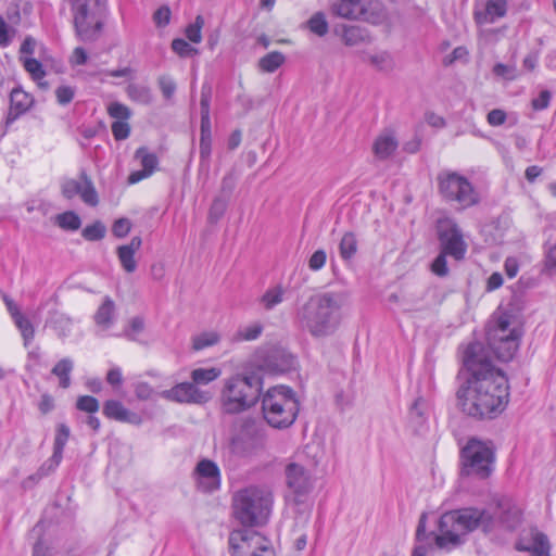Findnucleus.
I'll list each match as a JSON object with an SVG mask.
<instances>
[{"mask_svg":"<svg viewBox=\"0 0 556 556\" xmlns=\"http://www.w3.org/2000/svg\"><path fill=\"white\" fill-rule=\"evenodd\" d=\"M159 87L165 99H170L176 91V83L167 75H163L157 80Z\"/></svg>","mask_w":556,"mask_h":556,"instance_id":"53","label":"nucleus"},{"mask_svg":"<svg viewBox=\"0 0 556 556\" xmlns=\"http://www.w3.org/2000/svg\"><path fill=\"white\" fill-rule=\"evenodd\" d=\"M172 49L180 56H188L194 49L186 40L177 38L172 41Z\"/></svg>","mask_w":556,"mask_h":556,"instance_id":"64","label":"nucleus"},{"mask_svg":"<svg viewBox=\"0 0 556 556\" xmlns=\"http://www.w3.org/2000/svg\"><path fill=\"white\" fill-rule=\"evenodd\" d=\"M493 74L495 76L502 77L506 80H515L519 76L517 66L515 64H503V63H496L493 66Z\"/></svg>","mask_w":556,"mask_h":556,"instance_id":"46","label":"nucleus"},{"mask_svg":"<svg viewBox=\"0 0 556 556\" xmlns=\"http://www.w3.org/2000/svg\"><path fill=\"white\" fill-rule=\"evenodd\" d=\"M263 381L257 375H236L224 381L220 403L226 414H239L254 406L261 397Z\"/></svg>","mask_w":556,"mask_h":556,"instance_id":"4","label":"nucleus"},{"mask_svg":"<svg viewBox=\"0 0 556 556\" xmlns=\"http://www.w3.org/2000/svg\"><path fill=\"white\" fill-rule=\"evenodd\" d=\"M24 67L34 80H40L46 75L42 64L37 59L26 58L24 60Z\"/></svg>","mask_w":556,"mask_h":556,"instance_id":"50","label":"nucleus"},{"mask_svg":"<svg viewBox=\"0 0 556 556\" xmlns=\"http://www.w3.org/2000/svg\"><path fill=\"white\" fill-rule=\"evenodd\" d=\"M286 288L282 285H276L268 288L260 298V304L265 311H271L285 300Z\"/></svg>","mask_w":556,"mask_h":556,"instance_id":"30","label":"nucleus"},{"mask_svg":"<svg viewBox=\"0 0 556 556\" xmlns=\"http://www.w3.org/2000/svg\"><path fill=\"white\" fill-rule=\"evenodd\" d=\"M367 39L368 36L366 31L361 27L348 26L344 27L343 29L342 40L349 47L357 46L362 42L367 41Z\"/></svg>","mask_w":556,"mask_h":556,"instance_id":"39","label":"nucleus"},{"mask_svg":"<svg viewBox=\"0 0 556 556\" xmlns=\"http://www.w3.org/2000/svg\"><path fill=\"white\" fill-rule=\"evenodd\" d=\"M170 21V10L164 5L159 8L153 14V22L157 27H165Z\"/></svg>","mask_w":556,"mask_h":556,"instance_id":"61","label":"nucleus"},{"mask_svg":"<svg viewBox=\"0 0 556 556\" xmlns=\"http://www.w3.org/2000/svg\"><path fill=\"white\" fill-rule=\"evenodd\" d=\"M114 313L115 304L113 300L109 296H105L103 303L94 314L96 324L104 328H109L113 323Z\"/></svg>","mask_w":556,"mask_h":556,"instance_id":"32","label":"nucleus"},{"mask_svg":"<svg viewBox=\"0 0 556 556\" xmlns=\"http://www.w3.org/2000/svg\"><path fill=\"white\" fill-rule=\"evenodd\" d=\"M12 318L14 320L15 326L21 331L22 338L24 340V345L27 346L35 337V329L30 320L25 317L18 308H15V313H12Z\"/></svg>","mask_w":556,"mask_h":556,"instance_id":"33","label":"nucleus"},{"mask_svg":"<svg viewBox=\"0 0 556 556\" xmlns=\"http://www.w3.org/2000/svg\"><path fill=\"white\" fill-rule=\"evenodd\" d=\"M468 377L457 390L462 410L477 419H492L508 404V379L488 357L481 343L468 345L463 357Z\"/></svg>","mask_w":556,"mask_h":556,"instance_id":"1","label":"nucleus"},{"mask_svg":"<svg viewBox=\"0 0 556 556\" xmlns=\"http://www.w3.org/2000/svg\"><path fill=\"white\" fill-rule=\"evenodd\" d=\"M56 223L60 228L71 231L78 230L81 225L80 217L73 211L59 214L56 217Z\"/></svg>","mask_w":556,"mask_h":556,"instance_id":"41","label":"nucleus"},{"mask_svg":"<svg viewBox=\"0 0 556 556\" xmlns=\"http://www.w3.org/2000/svg\"><path fill=\"white\" fill-rule=\"evenodd\" d=\"M263 439L262 427L254 419H245L231 441V450L239 455H249L262 445Z\"/></svg>","mask_w":556,"mask_h":556,"instance_id":"12","label":"nucleus"},{"mask_svg":"<svg viewBox=\"0 0 556 556\" xmlns=\"http://www.w3.org/2000/svg\"><path fill=\"white\" fill-rule=\"evenodd\" d=\"M211 99H212V87L210 84H203V86L201 88V100H200L201 116L210 115Z\"/></svg>","mask_w":556,"mask_h":556,"instance_id":"56","label":"nucleus"},{"mask_svg":"<svg viewBox=\"0 0 556 556\" xmlns=\"http://www.w3.org/2000/svg\"><path fill=\"white\" fill-rule=\"evenodd\" d=\"M446 255L441 252L433 261L431 265L432 271L440 277H444L448 273L447 264H446Z\"/></svg>","mask_w":556,"mask_h":556,"instance_id":"60","label":"nucleus"},{"mask_svg":"<svg viewBox=\"0 0 556 556\" xmlns=\"http://www.w3.org/2000/svg\"><path fill=\"white\" fill-rule=\"evenodd\" d=\"M345 296L341 292H324L309 296L298 308L295 323L314 338L333 334L341 321V308Z\"/></svg>","mask_w":556,"mask_h":556,"instance_id":"3","label":"nucleus"},{"mask_svg":"<svg viewBox=\"0 0 556 556\" xmlns=\"http://www.w3.org/2000/svg\"><path fill=\"white\" fill-rule=\"evenodd\" d=\"M203 25V18L202 16H198L195 18V23L192 24V25H189L186 29V36L187 38L194 42V43H199L202 39V35H201V27Z\"/></svg>","mask_w":556,"mask_h":556,"instance_id":"57","label":"nucleus"},{"mask_svg":"<svg viewBox=\"0 0 556 556\" xmlns=\"http://www.w3.org/2000/svg\"><path fill=\"white\" fill-rule=\"evenodd\" d=\"M494 505L495 509L491 514L496 520V529L513 532L522 523L523 509L514 498L503 495L494 501Z\"/></svg>","mask_w":556,"mask_h":556,"instance_id":"13","label":"nucleus"},{"mask_svg":"<svg viewBox=\"0 0 556 556\" xmlns=\"http://www.w3.org/2000/svg\"><path fill=\"white\" fill-rule=\"evenodd\" d=\"M520 337L521 336L508 338L496 337L495 334L491 336L490 339H486V342L498 361L509 362L514 358L519 349Z\"/></svg>","mask_w":556,"mask_h":556,"instance_id":"19","label":"nucleus"},{"mask_svg":"<svg viewBox=\"0 0 556 556\" xmlns=\"http://www.w3.org/2000/svg\"><path fill=\"white\" fill-rule=\"evenodd\" d=\"M228 543L231 556H275L269 540L250 529L233 530Z\"/></svg>","mask_w":556,"mask_h":556,"instance_id":"10","label":"nucleus"},{"mask_svg":"<svg viewBox=\"0 0 556 556\" xmlns=\"http://www.w3.org/2000/svg\"><path fill=\"white\" fill-rule=\"evenodd\" d=\"M397 144V140L393 134L384 131L376 138L372 150L378 159L386 160L393 154Z\"/></svg>","mask_w":556,"mask_h":556,"instance_id":"27","label":"nucleus"},{"mask_svg":"<svg viewBox=\"0 0 556 556\" xmlns=\"http://www.w3.org/2000/svg\"><path fill=\"white\" fill-rule=\"evenodd\" d=\"M108 0H71L75 36L83 42L97 41L104 28Z\"/></svg>","mask_w":556,"mask_h":556,"instance_id":"7","label":"nucleus"},{"mask_svg":"<svg viewBox=\"0 0 556 556\" xmlns=\"http://www.w3.org/2000/svg\"><path fill=\"white\" fill-rule=\"evenodd\" d=\"M288 489L294 495L295 503H303L304 497L312 491L313 482L307 470L295 463H291L285 470Z\"/></svg>","mask_w":556,"mask_h":556,"instance_id":"14","label":"nucleus"},{"mask_svg":"<svg viewBox=\"0 0 556 556\" xmlns=\"http://www.w3.org/2000/svg\"><path fill=\"white\" fill-rule=\"evenodd\" d=\"M99 401L90 395H81L77 399L76 408L81 412L94 414L99 410Z\"/></svg>","mask_w":556,"mask_h":556,"instance_id":"48","label":"nucleus"},{"mask_svg":"<svg viewBox=\"0 0 556 556\" xmlns=\"http://www.w3.org/2000/svg\"><path fill=\"white\" fill-rule=\"evenodd\" d=\"M108 114L116 121H127L131 115V111L123 103L112 102L108 106Z\"/></svg>","mask_w":556,"mask_h":556,"instance_id":"49","label":"nucleus"},{"mask_svg":"<svg viewBox=\"0 0 556 556\" xmlns=\"http://www.w3.org/2000/svg\"><path fill=\"white\" fill-rule=\"evenodd\" d=\"M131 230V222L128 218L122 217L114 222L112 232L117 238L126 237Z\"/></svg>","mask_w":556,"mask_h":556,"instance_id":"55","label":"nucleus"},{"mask_svg":"<svg viewBox=\"0 0 556 556\" xmlns=\"http://www.w3.org/2000/svg\"><path fill=\"white\" fill-rule=\"evenodd\" d=\"M363 61L367 62L379 72L390 73L395 67L393 56L388 51H378L374 53H364Z\"/></svg>","mask_w":556,"mask_h":556,"instance_id":"28","label":"nucleus"},{"mask_svg":"<svg viewBox=\"0 0 556 556\" xmlns=\"http://www.w3.org/2000/svg\"><path fill=\"white\" fill-rule=\"evenodd\" d=\"M34 104V98L21 88H14L10 93V109L5 124L10 125L25 114Z\"/></svg>","mask_w":556,"mask_h":556,"instance_id":"20","label":"nucleus"},{"mask_svg":"<svg viewBox=\"0 0 556 556\" xmlns=\"http://www.w3.org/2000/svg\"><path fill=\"white\" fill-rule=\"evenodd\" d=\"M229 200L219 195H216L212 202L208 211V222L217 223L226 212Z\"/></svg>","mask_w":556,"mask_h":556,"instance_id":"42","label":"nucleus"},{"mask_svg":"<svg viewBox=\"0 0 556 556\" xmlns=\"http://www.w3.org/2000/svg\"><path fill=\"white\" fill-rule=\"evenodd\" d=\"M307 27L317 36H325L328 33V23L321 12L315 13L308 21Z\"/></svg>","mask_w":556,"mask_h":556,"instance_id":"44","label":"nucleus"},{"mask_svg":"<svg viewBox=\"0 0 556 556\" xmlns=\"http://www.w3.org/2000/svg\"><path fill=\"white\" fill-rule=\"evenodd\" d=\"M75 91L70 86H60L55 90L56 100L60 104H68L74 98Z\"/></svg>","mask_w":556,"mask_h":556,"instance_id":"62","label":"nucleus"},{"mask_svg":"<svg viewBox=\"0 0 556 556\" xmlns=\"http://www.w3.org/2000/svg\"><path fill=\"white\" fill-rule=\"evenodd\" d=\"M194 477L197 479L198 486L203 492H213L220 485V471L213 460H200L194 469Z\"/></svg>","mask_w":556,"mask_h":556,"instance_id":"17","label":"nucleus"},{"mask_svg":"<svg viewBox=\"0 0 556 556\" xmlns=\"http://www.w3.org/2000/svg\"><path fill=\"white\" fill-rule=\"evenodd\" d=\"M300 409L295 392L286 386L269 388L262 396V412L269 426L286 429L292 426Z\"/></svg>","mask_w":556,"mask_h":556,"instance_id":"6","label":"nucleus"},{"mask_svg":"<svg viewBox=\"0 0 556 556\" xmlns=\"http://www.w3.org/2000/svg\"><path fill=\"white\" fill-rule=\"evenodd\" d=\"M438 238L441 252L460 261L465 257L467 244L457 224L450 218L438 222Z\"/></svg>","mask_w":556,"mask_h":556,"instance_id":"11","label":"nucleus"},{"mask_svg":"<svg viewBox=\"0 0 556 556\" xmlns=\"http://www.w3.org/2000/svg\"><path fill=\"white\" fill-rule=\"evenodd\" d=\"M326 260H327V254H326L325 250L320 249V250L315 251L308 260L309 269L314 270V271L321 269L326 264Z\"/></svg>","mask_w":556,"mask_h":556,"instance_id":"58","label":"nucleus"},{"mask_svg":"<svg viewBox=\"0 0 556 556\" xmlns=\"http://www.w3.org/2000/svg\"><path fill=\"white\" fill-rule=\"evenodd\" d=\"M439 193L450 203H456L462 210L475 206L480 202V194L473 185L454 170H442L437 176Z\"/></svg>","mask_w":556,"mask_h":556,"instance_id":"8","label":"nucleus"},{"mask_svg":"<svg viewBox=\"0 0 556 556\" xmlns=\"http://www.w3.org/2000/svg\"><path fill=\"white\" fill-rule=\"evenodd\" d=\"M106 228L102 222L97 220L83 229V237L87 241H99L105 237Z\"/></svg>","mask_w":556,"mask_h":556,"instance_id":"43","label":"nucleus"},{"mask_svg":"<svg viewBox=\"0 0 556 556\" xmlns=\"http://www.w3.org/2000/svg\"><path fill=\"white\" fill-rule=\"evenodd\" d=\"M47 324L50 325L61 338L70 334L72 328V319L63 313L52 312Z\"/></svg>","mask_w":556,"mask_h":556,"instance_id":"34","label":"nucleus"},{"mask_svg":"<svg viewBox=\"0 0 556 556\" xmlns=\"http://www.w3.org/2000/svg\"><path fill=\"white\" fill-rule=\"evenodd\" d=\"M237 177L233 172L227 173L220 182L219 192L217 195L230 200V197L235 190Z\"/></svg>","mask_w":556,"mask_h":556,"instance_id":"47","label":"nucleus"},{"mask_svg":"<svg viewBox=\"0 0 556 556\" xmlns=\"http://www.w3.org/2000/svg\"><path fill=\"white\" fill-rule=\"evenodd\" d=\"M222 371L218 368H195L191 371L192 383L195 384H207L216 380L220 376Z\"/></svg>","mask_w":556,"mask_h":556,"instance_id":"38","label":"nucleus"},{"mask_svg":"<svg viewBox=\"0 0 556 556\" xmlns=\"http://www.w3.org/2000/svg\"><path fill=\"white\" fill-rule=\"evenodd\" d=\"M74 368V362L70 357L60 359L52 368L51 374L58 377L59 386L67 389L71 386V372Z\"/></svg>","mask_w":556,"mask_h":556,"instance_id":"31","label":"nucleus"},{"mask_svg":"<svg viewBox=\"0 0 556 556\" xmlns=\"http://www.w3.org/2000/svg\"><path fill=\"white\" fill-rule=\"evenodd\" d=\"M263 331V326L260 323H255L239 329L236 333V340L238 341H252L257 339Z\"/></svg>","mask_w":556,"mask_h":556,"instance_id":"45","label":"nucleus"},{"mask_svg":"<svg viewBox=\"0 0 556 556\" xmlns=\"http://www.w3.org/2000/svg\"><path fill=\"white\" fill-rule=\"evenodd\" d=\"M294 364V357L280 349L268 351L263 367L274 374L288 371Z\"/></svg>","mask_w":556,"mask_h":556,"instance_id":"25","label":"nucleus"},{"mask_svg":"<svg viewBox=\"0 0 556 556\" xmlns=\"http://www.w3.org/2000/svg\"><path fill=\"white\" fill-rule=\"evenodd\" d=\"M531 543H527L523 538H520L515 543V548L518 552L530 553L531 556H551V544L547 535L536 528L530 530Z\"/></svg>","mask_w":556,"mask_h":556,"instance_id":"18","label":"nucleus"},{"mask_svg":"<svg viewBox=\"0 0 556 556\" xmlns=\"http://www.w3.org/2000/svg\"><path fill=\"white\" fill-rule=\"evenodd\" d=\"M334 12L341 17L356 20L365 14V9L362 0H339Z\"/></svg>","mask_w":556,"mask_h":556,"instance_id":"29","label":"nucleus"},{"mask_svg":"<svg viewBox=\"0 0 556 556\" xmlns=\"http://www.w3.org/2000/svg\"><path fill=\"white\" fill-rule=\"evenodd\" d=\"M437 547L454 549L465 543L467 534L480 529L485 535L496 530L494 516L485 508L464 507L444 513L438 523Z\"/></svg>","mask_w":556,"mask_h":556,"instance_id":"2","label":"nucleus"},{"mask_svg":"<svg viewBox=\"0 0 556 556\" xmlns=\"http://www.w3.org/2000/svg\"><path fill=\"white\" fill-rule=\"evenodd\" d=\"M271 504V493L254 485L238 491L232 497L233 515L244 527L264 525L269 517Z\"/></svg>","mask_w":556,"mask_h":556,"instance_id":"5","label":"nucleus"},{"mask_svg":"<svg viewBox=\"0 0 556 556\" xmlns=\"http://www.w3.org/2000/svg\"><path fill=\"white\" fill-rule=\"evenodd\" d=\"M219 337L215 332L202 333L193 339V349L199 351L216 344Z\"/></svg>","mask_w":556,"mask_h":556,"instance_id":"51","label":"nucleus"},{"mask_svg":"<svg viewBox=\"0 0 556 556\" xmlns=\"http://www.w3.org/2000/svg\"><path fill=\"white\" fill-rule=\"evenodd\" d=\"M286 61V56L279 51H273L258 60V67L264 73H274Z\"/></svg>","mask_w":556,"mask_h":556,"instance_id":"35","label":"nucleus"},{"mask_svg":"<svg viewBox=\"0 0 556 556\" xmlns=\"http://www.w3.org/2000/svg\"><path fill=\"white\" fill-rule=\"evenodd\" d=\"M126 93L132 101L141 104H149L152 101V93L149 87L138 84H129Z\"/></svg>","mask_w":556,"mask_h":556,"instance_id":"36","label":"nucleus"},{"mask_svg":"<svg viewBox=\"0 0 556 556\" xmlns=\"http://www.w3.org/2000/svg\"><path fill=\"white\" fill-rule=\"evenodd\" d=\"M103 414L106 418L119 422H127L135 426H139L142 422L141 415L127 409L122 402L117 400H108L103 405Z\"/></svg>","mask_w":556,"mask_h":556,"instance_id":"22","label":"nucleus"},{"mask_svg":"<svg viewBox=\"0 0 556 556\" xmlns=\"http://www.w3.org/2000/svg\"><path fill=\"white\" fill-rule=\"evenodd\" d=\"M463 472L467 476L488 478L492 472L494 451L490 444L470 439L462 450Z\"/></svg>","mask_w":556,"mask_h":556,"instance_id":"9","label":"nucleus"},{"mask_svg":"<svg viewBox=\"0 0 556 556\" xmlns=\"http://www.w3.org/2000/svg\"><path fill=\"white\" fill-rule=\"evenodd\" d=\"M161 397L180 404H203L208 401L206 392L201 391L192 382L177 383L160 393Z\"/></svg>","mask_w":556,"mask_h":556,"instance_id":"16","label":"nucleus"},{"mask_svg":"<svg viewBox=\"0 0 556 556\" xmlns=\"http://www.w3.org/2000/svg\"><path fill=\"white\" fill-rule=\"evenodd\" d=\"M552 93L548 90H542L536 98L532 100V108L535 111H542L548 108Z\"/></svg>","mask_w":556,"mask_h":556,"instance_id":"63","label":"nucleus"},{"mask_svg":"<svg viewBox=\"0 0 556 556\" xmlns=\"http://www.w3.org/2000/svg\"><path fill=\"white\" fill-rule=\"evenodd\" d=\"M142 240L140 237H132L128 244L119 245L116 250L118 261L126 273H134L137 269L135 253L140 249Z\"/></svg>","mask_w":556,"mask_h":556,"instance_id":"26","label":"nucleus"},{"mask_svg":"<svg viewBox=\"0 0 556 556\" xmlns=\"http://www.w3.org/2000/svg\"><path fill=\"white\" fill-rule=\"evenodd\" d=\"M83 182L75 179H65L61 185V192L64 198L72 200L79 195L81 200L90 205L96 206L99 203L97 190L85 172L80 175Z\"/></svg>","mask_w":556,"mask_h":556,"instance_id":"15","label":"nucleus"},{"mask_svg":"<svg viewBox=\"0 0 556 556\" xmlns=\"http://www.w3.org/2000/svg\"><path fill=\"white\" fill-rule=\"evenodd\" d=\"M496 337H517L521 336L518 328L511 326V316L507 313L493 315L486 327V339L491 336Z\"/></svg>","mask_w":556,"mask_h":556,"instance_id":"24","label":"nucleus"},{"mask_svg":"<svg viewBox=\"0 0 556 556\" xmlns=\"http://www.w3.org/2000/svg\"><path fill=\"white\" fill-rule=\"evenodd\" d=\"M507 12L506 0H486L475 11V21L477 24H492L503 17Z\"/></svg>","mask_w":556,"mask_h":556,"instance_id":"21","label":"nucleus"},{"mask_svg":"<svg viewBox=\"0 0 556 556\" xmlns=\"http://www.w3.org/2000/svg\"><path fill=\"white\" fill-rule=\"evenodd\" d=\"M115 140H125L129 137L130 126L126 121H115L111 126Z\"/></svg>","mask_w":556,"mask_h":556,"instance_id":"52","label":"nucleus"},{"mask_svg":"<svg viewBox=\"0 0 556 556\" xmlns=\"http://www.w3.org/2000/svg\"><path fill=\"white\" fill-rule=\"evenodd\" d=\"M71 434L70 428L65 424H60L56 427V433L53 442L54 459L63 458V451Z\"/></svg>","mask_w":556,"mask_h":556,"instance_id":"37","label":"nucleus"},{"mask_svg":"<svg viewBox=\"0 0 556 556\" xmlns=\"http://www.w3.org/2000/svg\"><path fill=\"white\" fill-rule=\"evenodd\" d=\"M62 458H59L58 460L54 459V453L52 456L46 460L37 470V478H43L53 472L59 465L61 464Z\"/></svg>","mask_w":556,"mask_h":556,"instance_id":"59","label":"nucleus"},{"mask_svg":"<svg viewBox=\"0 0 556 556\" xmlns=\"http://www.w3.org/2000/svg\"><path fill=\"white\" fill-rule=\"evenodd\" d=\"M340 255L343 260H351L357 251V240L353 232L343 235L339 244Z\"/></svg>","mask_w":556,"mask_h":556,"instance_id":"40","label":"nucleus"},{"mask_svg":"<svg viewBox=\"0 0 556 556\" xmlns=\"http://www.w3.org/2000/svg\"><path fill=\"white\" fill-rule=\"evenodd\" d=\"M135 157L140 160L142 169L135 170L128 176V182L131 185L151 176L159 165L157 156L154 153L149 152L144 147H141L136 151Z\"/></svg>","mask_w":556,"mask_h":556,"instance_id":"23","label":"nucleus"},{"mask_svg":"<svg viewBox=\"0 0 556 556\" xmlns=\"http://www.w3.org/2000/svg\"><path fill=\"white\" fill-rule=\"evenodd\" d=\"M427 518H428V516L426 513H422L419 518L418 526L416 529V541L418 543H424V542L428 541L429 538H433V540L435 541L437 534H434L433 532H430V533L426 532Z\"/></svg>","mask_w":556,"mask_h":556,"instance_id":"54","label":"nucleus"}]
</instances>
